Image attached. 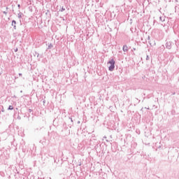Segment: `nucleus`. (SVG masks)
<instances>
[{
  "mask_svg": "<svg viewBox=\"0 0 179 179\" xmlns=\"http://www.w3.org/2000/svg\"><path fill=\"white\" fill-rule=\"evenodd\" d=\"M108 64H110V66H109V71H114V68H115V61H114V59H110Z\"/></svg>",
  "mask_w": 179,
  "mask_h": 179,
  "instance_id": "obj_1",
  "label": "nucleus"
},
{
  "mask_svg": "<svg viewBox=\"0 0 179 179\" xmlns=\"http://www.w3.org/2000/svg\"><path fill=\"white\" fill-rule=\"evenodd\" d=\"M166 48L168 50H171V42H166Z\"/></svg>",
  "mask_w": 179,
  "mask_h": 179,
  "instance_id": "obj_2",
  "label": "nucleus"
},
{
  "mask_svg": "<svg viewBox=\"0 0 179 179\" xmlns=\"http://www.w3.org/2000/svg\"><path fill=\"white\" fill-rule=\"evenodd\" d=\"M122 50L124 52H127L128 51V46L127 45H123Z\"/></svg>",
  "mask_w": 179,
  "mask_h": 179,
  "instance_id": "obj_3",
  "label": "nucleus"
},
{
  "mask_svg": "<svg viewBox=\"0 0 179 179\" xmlns=\"http://www.w3.org/2000/svg\"><path fill=\"white\" fill-rule=\"evenodd\" d=\"M12 26L13 27V29L15 30H16V21L15 20L12 21Z\"/></svg>",
  "mask_w": 179,
  "mask_h": 179,
  "instance_id": "obj_4",
  "label": "nucleus"
},
{
  "mask_svg": "<svg viewBox=\"0 0 179 179\" xmlns=\"http://www.w3.org/2000/svg\"><path fill=\"white\" fill-rule=\"evenodd\" d=\"M52 47H54V45H52V43H50V44L48 45V50H51V48H52Z\"/></svg>",
  "mask_w": 179,
  "mask_h": 179,
  "instance_id": "obj_5",
  "label": "nucleus"
},
{
  "mask_svg": "<svg viewBox=\"0 0 179 179\" xmlns=\"http://www.w3.org/2000/svg\"><path fill=\"white\" fill-rule=\"evenodd\" d=\"M165 19H166V17H159V20L161 22H164Z\"/></svg>",
  "mask_w": 179,
  "mask_h": 179,
  "instance_id": "obj_6",
  "label": "nucleus"
},
{
  "mask_svg": "<svg viewBox=\"0 0 179 179\" xmlns=\"http://www.w3.org/2000/svg\"><path fill=\"white\" fill-rule=\"evenodd\" d=\"M34 55V57H37V58H38V57H40V54L37 53V52H35Z\"/></svg>",
  "mask_w": 179,
  "mask_h": 179,
  "instance_id": "obj_7",
  "label": "nucleus"
},
{
  "mask_svg": "<svg viewBox=\"0 0 179 179\" xmlns=\"http://www.w3.org/2000/svg\"><path fill=\"white\" fill-rule=\"evenodd\" d=\"M8 110H13V106H9Z\"/></svg>",
  "mask_w": 179,
  "mask_h": 179,
  "instance_id": "obj_8",
  "label": "nucleus"
},
{
  "mask_svg": "<svg viewBox=\"0 0 179 179\" xmlns=\"http://www.w3.org/2000/svg\"><path fill=\"white\" fill-rule=\"evenodd\" d=\"M65 10V8L62 7L60 10L59 12H64Z\"/></svg>",
  "mask_w": 179,
  "mask_h": 179,
  "instance_id": "obj_9",
  "label": "nucleus"
},
{
  "mask_svg": "<svg viewBox=\"0 0 179 179\" xmlns=\"http://www.w3.org/2000/svg\"><path fill=\"white\" fill-rule=\"evenodd\" d=\"M22 15V13H18V17H19V19H21Z\"/></svg>",
  "mask_w": 179,
  "mask_h": 179,
  "instance_id": "obj_10",
  "label": "nucleus"
},
{
  "mask_svg": "<svg viewBox=\"0 0 179 179\" xmlns=\"http://www.w3.org/2000/svg\"><path fill=\"white\" fill-rule=\"evenodd\" d=\"M3 13H4V15H6H6H8V12H6V11H3Z\"/></svg>",
  "mask_w": 179,
  "mask_h": 179,
  "instance_id": "obj_11",
  "label": "nucleus"
},
{
  "mask_svg": "<svg viewBox=\"0 0 179 179\" xmlns=\"http://www.w3.org/2000/svg\"><path fill=\"white\" fill-rule=\"evenodd\" d=\"M149 59H150L149 55H147V57H146V60L148 61V60H149Z\"/></svg>",
  "mask_w": 179,
  "mask_h": 179,
  "instance_id": "obj_12",
  "label": "nucleus"
},
{
  "mask_svg": "<svg viewBox=\"0 0 179 179\" xmlns=\"http://www.w3.org/2000/svg\"><path fill=\"white\" fill-rule=\"evenodd\" d=\"M31 111H33V110L29 109V113H31Z\"/></svg>",
  "mask_w": 179,
  "mask_h": 179,
  "instance_id": "obj_13",
  "label": "nucleus"
},
{
  "mask_svg": "<svg viewBox=\"0 0 179 179\" xmlns=\"http://www.w3.org/2000/svg\"><path fill=\"white\" fill-rule=\"evenodd\" d=\"M18 75L19 76H22V74L20 73Z\"/></svg>",
  "mask_w": 179,
  "mask_h": 179,
  "instance_id": "obj_14",
  "label": "nucleus"
},
{
  "mask_svg": "<svg viewBox=\"0 0 179 179\" xmlns=\"http://www.w3.org/2000/svg\"><path fill=\"white\" fill-rule=\"evenodd\" d=\"M17 6H18V8H20V4H18Z\"/></svg>",
  "mask_w": 179,
  "mask_h": 179,
  "instance_id": "obj_15",
  "label": "nucleus"
},
{
  "mask_svg": "<svg viewBox=\"0 0 179 179\" xmlns=\"http://www.w3.org/2000/svg\"><path fill=\"white\" fill-rule=\"evenodd\" d=\"M71 122H73V120H72V118H71Z\"/></svg>",
  "mask_w": 179,
  "mask_h": 179,
  "instance_id": "obj_16",
  "label": "nucleus"
},
{
  "mask_svg": "<svg viewBox=\"0 0 179 179\" xmlns=\"http://www.w3.org/2000/svg\"><path fill=\"white\" fill-rule=\"evenodd\" d=\"M176 2H179V0H176Z\"/></svg>",
  "mask_w": 179,
  "mask_h": 179,
  "instance_id": "obj_17",
  "label": "nucleus"
},
{
  "mask_svg": "<svg viewBox=\"0 0 179 179\" xmlns=\"http://www.w3.org/2000/svg\"><path fill=\"white\" fill-rule=\"evenodd\" d=\"M20 93H23V91H20Z\"/></svg>",
  "mask_w": 179,
  "mask_h": 179,
  "instance_id": "obj_18",
  "label": "nucleus"
},
{
  "mask_svg": "<svg viewBox=\"0 0 179 179\" xmlns=\"http://www.w3.org/2000/svg\"><path fill=\"white\" fill-rule=\"evenodd\" d=\"M138 103H141V100L138 101Z\"/></svg>",
  "mask_w": 179,
  "mask_h": 179,
  "instance_id": "obj_19",
  "label": "nucleus"
},
{
  "mask_svg": "<svg viewBox=\"0 0 179 179\" xmlns=\"http://www.w3.org/2000/svg\"><path fill=\"white\" fill-rule=\"evenodd\" d=\"M147 110H149V108H147Z\"/></svg>",
  "mask_w": 179,
  "mask_h": 179,
  "instance_id": "obj_20",
  "label": "nucleus"
},
{
  "mask_svg": "<svg viewBox=\"0 0 179 179\" xmlns=\"http://www.w3.org/2000/svg\"><path fill=\"white\" fill-rule=\"evenodd\" d=\"M147 110H149V108H147Z\"/></svg>",
  "mask_w": 179,
  "mask_h": 179,
  "instance_id": "obj_21",
  "label": "nucleus"
},
{
  "mask_svg": "<svg viewBox=\"0 0 179 179\" xmlns=\"http://www.w3.org/2000/svg\"><path fill=\"white\" fill-rule=\"evenodd\" d=\"M6 9L8 10V7L6 8Z\"/></svg>",
  "mask_w": 179,
  "mask_h": 179,
  "instance_id": "obj_22",
  "label": "nucleus"
}]
</instances>
